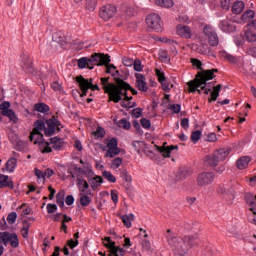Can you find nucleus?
<instances>
[{
	"mask_svg": "<svg viewBox=\"0 0 256 256\" xmlns=\"http://www.w3.org/2000/svg\"><path fill=\"white\" fill-rule=\"evenodd\" d=\"M47 213L51 214V213H55V211H57V204H52V203H49L47 204Z\"/></svg>",
	"mask_w": 256,
	"mask_h": 256,
	"instance_id": "64",
	"label": "nucleus"
},
{
	"mask_svg": "<svg viewBox=\"0 0 256 256\" xmlns=\"http://www.w3.org/2000/svg\"><path fill=\"white\" fill-rule=\"evenodd\" d=\"M118 127H123L126 131H129L131 129V122L127 121V119L123 118L119 120Z\"/></svg>",
	"mask_w": 256,
	"mask_h": 256,
	"instance_id": "50",
	"label": "nucleus"
},
{
	"mask_svg": "<svg viewBox=\"0 0 256 256\" xmlns=\"http://www.w3.org/2000/svg\"><path fill=\"white\" fill-rule=\"evenodd\" d=\"M51 142H41L40 143V147L39 149H41V153L45 154V153H53V147L50 146Z\"/></svg>",
	"mask_w": 256,
	"mask_h": 256,
	"instance_id": "36",
	"label": "nucleus"
},
{
	"mask_svg": "<svg viewBox=\"0 0 256 256\" xmlns=\"http://www.w3.org/2000/svg\"><path fill=\"white\" fill-rule=\"evenodd\" d=\"M249 163H251V157L243 156L237 160L236 165L241 170V169H246Z\"/></svg>",
	"mask_w": 256,
	"mask_h": 256,
	"instance_id": "28",
	"label": "nucleus"
},
{
	"mask_svg": "<svg viewBox=\"0 0 256 256\" xmlns=\"http://www.w3.org/2000/svg\"><path fill=\"white\" fill-rule=\"evenodd\" d=\"M146 25H148L149 29L156 31V33L163 31V21L157 13H151L146 17Z\"/></svg>",
	"mask_w": 256,
	"mask_h": 256,
	"instance_id": "5",
	"label": "nucleus"
},
{
	"mask_svg": "<svg viewBox=\"0 0 256 256\" xmlns=\"http://www.w3.org/2000/svg\"><path fill=\"white\" fill-rule=\"evenodd\" d=\"M244 200L246 205L250 207L249 211H251L253 215H256V195H253L248 192L245 194Z\"/></svg>",
	"mask_w": 256,
	"mask_h": 256,
	"instance_id": "17",
	"label": "nucleus"
},
{
	"mask_svg": "<svg viewBox=\"0 0 256 256\" xmlns=\"http://www.w3.org/2000/svg\"><path fill=\"white\" fill-rule=\"evenodd\" d=\"M245 37H246L247 41H249L250 43H253L256 41V34H255V32H253L251 30L246 31Z\"/></svg>",
	"mask_w": 256,
	"mask_h": 256,
	"instance_id": "52",
	"label": "nucleus"
},
{
	"mask_svg": "<svg viewBox=\"0 0 256 256\" xmlns=\"http://www.w3.org/2000/svg\"><path fill=\"white\" fill-rule=\"evenodd\" d=\"M199 139H201V131L200 130H196V131L192 132V134H191V141L193 143H198Z\"/></svg>",
	"mask_w": 256,
	"mask_h": 256,
	"instance_id": "55",
	"label": "nucleus"
},
{
	"mask_svg": "<svg viewBox=\"0 0 256 256\" xmlns=\"http://www.w3.org/2000/svg\"><path fill=\"white\" fill-rule=\"evenodd\" d=\"M102 176L104 177V179H107L109 181V183L117 182V178H115V176L112 175L110 171L104 170L102 172Z\"/></svg>",
	"mask_w": 256,
	"mask_h": 256,
	"instance_id": "43",
	"label": "nucleus"
},
{
	"mask_svg": "<svg viewBox=\"0 0 256 256\" xmlns=\"http://www.w3.org/2000/svg\"><path fill=\"white\" fill-rule=\"evenodd\" d=\"M66 245L70 249H75V247H77V245H79V240L70 239L67 241Z\"/></svg>",
	"mask_w": 256,
	"mask_h": 256,
	"instance_id": "63",
	"label": "nucleus"
},
{
	"mask_svg": "<svg viewBox=\"0 0 256 256\" xmlns=\"http://www.w3.org/2000/svg\"><path fill=\"white\" fill-rule=\"evenodd\" d=\"M15 167H17V160H16V158H10L6 162V171H8L9 173H13V171H15Z\"/></svg>",
	"mask_w": 256,
	"mask_h": 256,
	"instance_id": "39",
	"label": "nucleus"
},
{
	"mask_svg": "<svg viewBox=\"0 0 256 256\" xmlns=\"http://www.w3.org/2000/svg\"><path fill=\"white\" fill-rule=\"evenodd\" d=\"M92 135H94L96 139H103V137H105V129L101 126H98L96 131L92 132Z\"/></svg>",
	"mask_w": 256,
	"mask_h": 256,
	"instance_id": "44",
	"label": "nucleus"
},
{
	"mask_svg": "<svg viewBox=\"0 0 256 256\" xmlns=\"http://www.w3.org/2000/svg\"><path fill=\"white\" fill-rule=\"evenodd\" d=\"M117 13V7L112 4H106L100 8L99 15L104 21L113 19Z\"/></svg>",
	"mask_w": 256,
	"mask_h": 256,
	"instance_id": "10",
	"label": "nucleus"
},
{
	"mask_svg": "<svg viewBox=\"0 0 256 256\" xmlns=\"http://www.w3.org/2000/svg\"><path fill=\"white\" fill-rule=\"evenodd\" d=\"M76 83H78L79 89H90L93 78L86 79L82 75L76 76Z\"/></svg>",
	"mask_w": 256,
	"mask_h": 256,
	"instance_id": "19",
	"label": "nucleus"
},
{
	"mask_svg": "<svg viewBox=\"0 0 256 256\" xmlns=\"http://www.w3.org/2000/svg\"><path fill=\"white\" fill-rule=\"evenodd\" d=\"M131 115H132V117H135L136 119H139V117H141L143 115V109H141V108H134L131 111Z\"/></svg>",
	"mask_w": 256,
	"mask_h": 256,
	"instance_id": "57",
	"label": "nucleus"
},
{
	"mask_svg": "<svg viewBox=\"0 0 256 256\" xmlns=\"http://www.w3.org/2000/svg\"><path fill=\"white\" fill-rule=\"evenodd\" d=\"M166 241L174 251V256H185L189 253L190 249L199 246V237L193 235H186L183 238L181 236H176L171 234V229L166 231Z\"/></svg>",
	"mask_w": 256,
	"mask_h": 256,
	"instance_id": "1",
	"label": "nucleus"
},
{
	"mask_svg": "<svg viewBox=\"0 0 256 256\" xmlns=\"http://www.w3.org/2000/svg\"><path fill=\"white\" fill-rule=\"evenodd\" d=\"M134 129H136L138 135H143V129H141V124L138 120L133 121Z\"/></svg>",
	"mask_w": 256,
	"mask_h": 256,
	"instance_id": "61",
	"label": "nucleus"
},
{
	"mask_svg": "<svg viewBox=\"0 0 256 256\" xmlns=\"http://www.w3.org/2000/svg\"><path fill=\"white\" fill-rule=\"evenodd\" d=\"M51 108H49V105L39 102L34 105V111H37L38 113H49Z\"/></svg>",
	"mask_w": 256,
	"mask_h": 256,
	"instance_id": "31",
	"label": "nucleus"
},
{
	"mask_svg": "<svg viewBox=\"0 0 256 256\" xmlns=\"http://www.w3.org/2000/svg\"><path fill=\"white\" fill-rule=\"evenodd\" d=\"M89 183L92 191H97V189H99L103 183V177L95 175L92 179L89 180Z\"/></svg>",
	"mask_w": 256,
	"mask_h": 256,
	"instance_id": "26",
	"label": "nucleus"
},
{
	"mask_svg": "<svg viewBox=\"0 0 256 256\" xmlns=\"http://www.w3.org/2000/svg\"><path fill=\"white\" fill-rule=\"evenodd\" d=\"M22 69L25 73H35V68L33 67V60L29 55L23 54L22 56Z\"/></svg>",
	"mask_w": 256,
	"mask_h": 256,
	"instance_id": "14",
	"label": "nucleus"
},
{
	"mask_svg": "<svg viewBox=\"0 0 256 256\" xmlns=\"http://www.w3.org/2000/svg\"><path fill=\"white\" fill-rule=\"evenodd\" d=\"M190 175H193V169L189 167H181L178 170L176 178L178 179V181H183V179H187V177H190Z\"/></svg>",
	"mask_w": 256,
	"mask_h": 256,
	"instance_id": "22",
	"label": "nucleus"
},
{
	"mask_svg": "<svg viewBox=\"0 0 256 256\" xmlns=\"http://www.w3.org/2000/svg\"><path fill=\"white\" fill-rule=\"evenodd\" d=\"M223 88V85L218 84L213 87V91L211 92V98L208 99V103H213V101H216L219 97V93L221 92V89Z\"/></svg>",
	"mask_w": 256,
	"mask_h": 256,
	"instance_id": "29",
	"label": "nucleus"
},
{
	"mask_svg": "<svg viewBox=\"0 0 256 256\" xmlns=\"http://www.w3.org/2000/svg\"><path fill=\"white\" fill-rule=\"evenodd\" d=\"M22 223L23 227L21 228V234L24 239H27V237H29V229L31 227V223H29L27 220H23Z\"/></svg>",
	"mask_w": 256,
	"mask_h": 256,
	"instance_id": "35",
	"label": "nucleus"
},
{
	"mask_svg": "<svg viewBox=\"0 0 256 256\" xmlns=\"http://www.w3.org/2000/svg\"><path fill=\"white\" fill-rule=\"evenodd\" d=\"M157 150L162 153V157H164V159H167L169 157H171V151H175V149H179L178 145H170L168 147H160V146H156Z\"/></svg>",
	"mask_w": 256,
	"mask_h": 256,
	"instance_id": "21",
	"label": "nucleus"
},
{
	"mask_svg": "<svg viewBox=\"0 0 256 256\" xmlns=\"http://www.w3.org/2000/svg\"><path fill=\"white\" fill-rule=\"evenodd\" d=\"M155 74H156V77H158L159 83L161 84L162 91H165L166 93H170L171 87H169V81H167V77H165V73H163L159 69H156Z\"/></svg>",
	"mask_w": 256,
	"mask_h": 256,
	"instance_id": "13",
	"label": "nucleus"
},
{
	"mask_svg": "<svg viewBox=\"0 0 256 256\" xmlns=\"http://www.w3.org/2000/svg\"><path fill=\"white\" fill-rule=\"evenodd\" d=\"M215 181V173L213 172H202L197 175L196 183L198 187H207Z\"/></svg>",
	"mask_w": 256,
	"mask_h": 256,
	"instance_id": "9",
	"label": "nucleus"
},
{
	"mask_svg": "<svg viewBox=\"0 0 256 256\" xmlns=\"http://www.w3.org/2000/svg\"><path fill=\"white\" fill-rule=\"evenodd\" d=\"M115 83L109 82V77L100 78V85H102V89L106 95L109 96L108 101H113V103H119V101H123L128 97L127 91L129 89L125 88L123 83H127L122 78H114Z\"/></svg>",
	"mask_w": 256,
	"mask_h": 256,
	"instance_id": "2",
	"label": "nucleus"
},
{
	"mask_svg": "<svg viewBox=\"0 0 256 256\" xmlns=\"http://www.w3.org/2000/svg\"><path fill=\"white\" fill-rule=\"evenodd\" d=\"M53 43H58L60 47H65V45L67 44V42L65 41V36L59 33L53 35Z\"/></svg>",
	"mask_w": 256,
	"mask_h": 256,
	"instance_id": "38",
	"label": "nucleus"
},
{
	"mask_svg": "<svg viewBox=\"0 0 256 256\" xmlns=\"http://www.w3.org/2000/svg\"><path fill=\"white\" fill-rule=\"evenodd\" d=\"M136 87L138 91H143V93H147L149 91V86L147 85V80L145 78V75L141 73H136Z\"/></svg>",
	"mask_w": 256,
	"mask_h": 256,
	"instance_id": "12",
	"label": "nucleus"
},
{
	"mask_svg": "<svg viewBox=\"0 0 256 256\" xmlns=\"http://www.w3.org/2000/svg\"><path fill=\"white\" fill-rule=\"evenodd\" d=\"M219 27L224 33H234V31H237L235 22L231 20H222L219 24Z\"/></svg>",
	"mask_w": 256,
	"mask_h": 256,
	"instance_id": "15",
	"label": "nucleus"
},
{
	"mask_svg": "<svg viewBox=\"0 0 256 256\" xmlns=\"http://www.w3.org/2000/svg\"><path fill=\"white\" fill-rule=\"evenodd\" d=\"M118 145H119V142L117 141V138H111L107 143L108 151L115 149V147H118Z\"/></svg>",
	"mask_w": 256,
	"mask_h": 256,
	"instance_id": "54",
	"label": "nucleus"
},
{
	"mask_svg": "<svg viewBox=\"0 0 256 256\" xmlns=\"http://www.w3.org/2000/svg\"><path fill=\"white\" fill-rule=\"evenodd\" d=\"M122 223L127 227V229H131V221H135V215L129 214V215H123L121 217Z\"/></svg>",
	"mask_w": 256,
	"mask_h": 256,
	"instance_id": "33",
	"label": "nucleus"
},
{
	"mask_svg": "<svg viewBox=\"0 0 256 256\" xmlns=\"http://www.w3.org/2000/svg\"><path fill=\"white\" fill-rule=\"evenodd\" d=\"M120 177H122V179H123V181H125V183H131V181H132L131 176H129V172L125 168L120 170Z\"/></svg>",
	"mask_w": 256,
	"mask_h": 256,
	"instance_id": "48",
	"label": "nucleus"
},
{
	"mask_svg": "<svg viewBox=\"0 0 256 256\" xmlns=\"http://www.w3.org/2000/svg\"><path fill=\"white\" fill-rule=\"evenodd\" d=\"M108 256H125V250L119 246H114Z\"/></svg>",
	"mask_w": 256,
	"mask_h": 256,
	"instance_id": "41",
	"label": "nucleus"
},
{
	"mask_svg": "<svg viewBox=\"0 0 256 256\" xmlns=\"http://www.w3.org/2000/svg\"><path fill=\"white\" fill-rule=\"evenodd\" d=\"M168 109L172 111V113H181V105L180 104H171L168 106Z\"/></svg>",
	"mask_w": 256,
	"mask_h": 256,
	"instance_id": "59",
	"label": "nucleus"
},
{
	"mask_svg": "<svg viewBox=\"0 0 256 256\" xmlns=\"http://www.w3.org/2000/svg\"><path fill=\"white\" fill-rule=\"evenodd\" d=\"M243 69L246 73V75H249L250 77H256V64H251V62H246L243 65Z\"/></svg>",
	"mask_w": 256,
	"mask_h": 256,
	"instance_id": "27",
	"label": "nucleus"
},
{
	"mask_svg": "<svg viewBox=\"0 0 256 256\" xmlns=\"http://www.w3.org/2000/svg\"><path fill=\"white\" fill-rule=\"evenodd\" d=\"M254 18H255V11L247 10L242 14L241 21H243L244 23H247V22L251 21V19H254Z\"/></svg>",
	"mask_w": 256,
	"mask_h": 256,
	"instance_id": "34",
	"label": "nucleus"
},
{
	"mask_svg": "<svg viewBox=\"0 0 256 256\" xmlns=\"http://www.w3.org/2000/svg\"><path fill=\"white\" fill-rule=\"evenodd\" d=\"M231 153V149L229 148H220L215 150L213 154L207 155L204 158L205 163L208 167H217L220 161H225L229 154Z\"/></svg>",
	"mask_w": 256,
	"mask_h": 256,
	"instance_id": "3",
	"label": "nucleus"
},
{
	"mask_svg": "<svg viewBox=\"0 0 256 256\" xmlns=\"http://www.w3.org/2000/svg\"><path fill=\"white\" fill-rule=\"evenodd\" d=\"M192 65L199 70V73H202V71H205L203 69V62L197 58H191Z\"/></svg>",
	"mask_w": 256,
	"mask_h": 256,
	"instance_id": "46",
	"label": "nucleus"
},
{
	"mask_svg": "<svg viewBox=\"0 0 256 256\" xmlns=\"http://www.w3.org/2000/svg\"><path fill=\"white\" fill-rule=\"evenodd\" d=\"M50 145H52V149H54V151H63V147H65V141L63 138L56 136L50 138Z\"/></svg>",
	"mask_w": 256,
	"mask_h": 256,
	"instance_id": "20",
	"label": "nucleus"
},
{
	"mask_svg": "<svg viewBox=\"0 0 256 256\" xmlns=\"http://www.w3.org/2000/svg\"><path fill=\"white\" fill-rule=\"evenodd\" d=\"M140 123L144 129H150L151 128V120L147 118H141Z\"/></svg>",
	"mask_w": 256,
	"mask_h": 256,
	"instance_id": "58",
	"label": "nucleus"
},
{
	"mask_svg": "<svg viewBox=\"0 0 256 256\" xmlns=\"http://www.w3.org/2000/svg\"><path fill=\"white\" fill-rule=\"evenodd\" d=\"M45 124L47 125L45 129V136L52 137V135H55V129L57 127V124L55 123V116H52L50 119L46 120Z\"/></svg>",
	"mask_w": 256,
	"mask_h": 256,
	"instance_id": "18",
	"label": "nucleus"
},
{
	"mask_svg": "<svg viewBox=\"0 0 256 256\" xmlns=\"http://www.w3.org/2000/svg\"><path fill=\"white\" fill-rule=\"evenodd\" d=\"M155 4L164 9H171L174 5L173 0H155Z\"/></svg>",
	"mask_w": 256,
	"mask_h": 256,
	"instance_id": "37",
	"label": "nucleus"
},
{
	"mask_svg": "<svg viewBox=\"0 0 256 256\" xmlns=\"http://www.w3.org/2000/svg\"><path fill=\"white\" fill-rule=\"evenodd\" d=\"M215 73H219V69L213 68L209 70H202L196 74L194 80L190 81V85H193L194 88L201 87V85H207V81L215 79Z\"/></svg>",
	"mask_w": 256,
	"mask_h": 256,
	"instance_id": "4",
	"label": "nucleus"
},
{
	"mask_svg": "<svg viewBox=\"0 0 256 256\" xmlns=\"http://www.w3.org/2000/svg\"><path fill=\"white\" fill-rule=\"evenodd\" d=\"M119 153H121V148H118L116 146L106 152V157H110V159H113L115 155H119Z\"/></svg>",
	"mask_w": 256,
	"mask_h": 256,
	"instance_id": "47",
	"label": "nucleus"
},
{
	"mask_svg": "<svg viewBox=\"0 0 256 256\" xmlns=\"http://www.w3.org/2000/svg\"><path fill=\"white\" fill-rule=\"evenodd\" d=\"M91 204V198L89 197V196H87V195H82L81 197H80V205L82 206V207H88V205H90Z\"/></svg>",
	"mask_w": 256,
	"mask_h": 256,
	"instance_id": "51",
	"label": "nucleus"
},
{
	"mask_svg": "<svg viewBox=\"0 0 256 256\" xmlns=\"http://www.w3.org/2000/svg\"><path fill=\"white\" fill-rule=\"evenodd\" d=\"M205 37L208 39L209 45L211 47H217L219 45V35L210 25H206L203 29Z\"/></svg>",
	"mask_w": 256,
	"mask_h": 256,
	"instance_id": "11",
	"label": "nucleus"
},
{
	"mask_svg": "<svg viewBox=\"0 0 256 256\" xmlns=\"http://www.w3.org/2000/svg\"><path fill=\"white\" fill-rule=\"evenodd\" d=\"M89 65L90 67H103L106 63H111V56L109 54L94 53L90 56Z\"/></svg>",
	"mask_w": 256,
	"mask_h": 256,
	"instance_id": "6",
	"label": "nucleus"
},
{
	"mask_svg": "<svg viewBox=\"0 0 256 256\" xmlns=\"http://www.w3.org/2000/svg\"><path fill=\"white\" fill-rule=\"evenodd\" d=\"M243 9H245V3L243 1L235 2L232 6V13H234V15H239L240 13H243Z\"/></svg>",
	"mask_w": 256,
	"mask_h": 256,
	"instance_id": "30",
	"label": "nucleus"
},
{
	"mask_svg": "<svg viewBox=\"0 0 256 256\" xmlns=\"http://www.w3.org/2000/svg\"><path fill=\"white\" fill-rule=\"evenodd\" d=\"M9 107H11V102H2L0 104L1 115H3V117H8V119H10L12 123H18L19 118H17V114H15V111H13V109H9Z\"/></svg>",
	"mask_w": 256,
	"mask_h": 256,
	"instance_id": "7",
	"label": "nucleus"
},
{
	"mask_svg": "<svg viewBox=\"0 0 256 256\" xmlns=\"http://www.w3.org/2000/svg\"><path fill=\"white\" fill-rule=\"evenodd\" d=\"M0 241L4 245H7V243H10L11 247H14L17 249L19 247V237L17 236V233H9V232H0Z\"/></svg>",
	"mask_w": 256,
	"mask_h": 256,
	"instance_id": "8",
	"label": "nucleus"
},
{
	"mask_svg": "<svg viewBox=\"0 0 256 256\" xmlns=\"http://www.w3.org/2000/svg\"><path fill=\"white\" fill-rule=\"evenodd\" d=\"M134 61L133 58L124 57L122 63L125 67H133Z\"/></svg>",
	"mask_w": 256,
	"mask_h": 256,
	"instance_id": "62",
	"label": "nucleus"
},
{
	"mask_svg": "<svg viewBox=\"0 0 256 256\" xmlns=\"http://www.w3.org/2000/svg\"><path fill=\"white\" fill-rule=\"evenodd\" d=\"M4 187L15 189V184L13 183V180H9V176L0 174V189H3Z\"/></svg>",
	"mask_w": 256,
	"mask_h": 256,
	"instance_id": "24",
	"label": "nucleus"
},
{
	"mask_svg": "<svg viewBox=\"0 0 256 256\" xmlns=\"http://www.w3.org/2000/svg\"><path fill=\"white\" fill-rule=\"evenodd\" d=\"M104 241H106V243L103 242L104 247H106V249H109V251L111 252L116 245L115 241H112L111 237L109 236H106L104 238Z\"/></svg>",
	"mask_w": 256,
	"mask_h": 256,
	"instance_id": "42",
	"label": "nucleus"
},
{
	"mask_svg": "<svg viewBox=\"0 0 256 256\" xmlns=\"http://www.w3.org/2000/svg\"><path fill=\"white\" fill-rule=\"evenodd\" d=\"M45 121L43 120H36L34 122V128L32 131H34V133H36L37 135H40V139L43 141V133H41V131H44V135H45Z\"/></svg>",
	"mask_w": 256,
	"mask_h": 256,
	"instance_id": "23",
	"label": "nucleus"
},
{
	"mask_svg": "<svg viewBox=\"0 0 256 256\" xmlns=\"http://www.w3.org/2000/svg\"><path fill=\"white\" fill-rule=\"evenodd\" d=\"M98 0H86V9L88 11H95L97 8Z\"/></svg>",
	"mask_w": 256,
	"mask_h": 256,
	"instance_id": "49",
	"label": "nucleus"
},
{
	"mask_svg": "<svg viewBox=\"0 0 256 256\" xmlns=\"http://www.w3.org/2000/svg\"><path fill=\"white\" fill-rule=\"evenodd\" d=\"M132 65L134 67V71H137L138 73L143 71V65L141 64V61L139 59L134 60V63Z\"/></svg>",
	"mask_w": 256,
	"mask_h": 256,
	"instance_id": "56",
	"label": "nucleus"
},
{
	"mask_svg": "<svg viewBox=\"0 0 256 256\" xmlns=\"http://www.w3.org/2000/svg\"><path fill=\"white\" fill-rule=\"evenodd\" d=\"M158 57L160 61H167V59H169V54H167V51L165 50H160Z\"/></svg>",
	"mask_w": 256,
	"mask_h": 256,
	"instance_id": "60",
	"label": "nucleus"
},
{
	"mask_svg": "<svg viewBox=\"0 0 256 256\" xmlns=\"http://www.w3.org/2000/svg\"><path fill=\"white\" fill-rule=\"evenodd\" d=\"M184 229L188 233H199V231L201 230V226H199V223L197 222H186L184 224Z\"/></svg>",
	"mask_w": 256,
	"mask_h": 256,
	"instance_id": "25",
	"label": "nucleus"
},
{
	"mask_svg": "<svg viewBox=\"0 0 256 256\" xmlns=\"http://www.w3.org/2000/svg\"><path fill=\"white\" fill-rule=\"evenodd\" d=\"M15 221H17V212H11L7 216V222L9 225H14Z\"/></svg>",
	"mask_w": 256,
	"mask_h": 256,
	"instance_id": "53",
	"label": "nucleus"
},
{
	"mask_svg": "<svg viewBox=\"0 0 256 256\" xmlns=\"http://www.w3.org/2000/svg\"><path fill=\"white\" fill-rule=\"evenodd\" d=\"M177 35L180 37H183V39H191L192 37V32L191 28L187 25L179 24L176 27Z\"/></svg>",
	"mask_w": 256,
	"mask_h": 256,
	"instance_id": "16",
	"label": "nucleus"
},
{
	"mask_svg": "<svg viewBox=\"0 0 256 256\" xmlns=\"http://www.w3.org/2000/svg\"><path fill=\"white\" fill-rule=\"evenodd\" d=\"M222 57L226 59V61H229V63H233V65H239V59L227 52H222Z\"/></svg>",
	"mask_w": 256,
	"mask_h": 256,
	"instance_id": "40",
	"label": "nucleus"
},
{
	"mask_svg": "<svg viewBox=\"0 0 256 256\" xmlns=\"http://www.w3.org/2000/svg\"><path fill=\"white\" fill-rule=\"evenodd\" d=\"M123 165V158L117 157L111 161V169H119Z\"/></svg>",
	"mask_w": 256,
	"mask_h": 256,
	"instance_id": "45",
	"label": "nucleus"
},
{
	"mask_svg": "<svg viewBox=\"0 0 256 256\" xmlns=\"http://www.w3.org/2000/svg\"><path fill=\"white\" fill-rule=\"evenodd\" d=\"M78 67L79 69H85V67H87V69H89L90 71H92L93 66H91V64H89V57H82L78 60Z\"/></svg>",
	"mask_w": 256,
	"mask_h": 256,
	"instance_id": "32",
	"label": "nucleus"
}]
</instances>
